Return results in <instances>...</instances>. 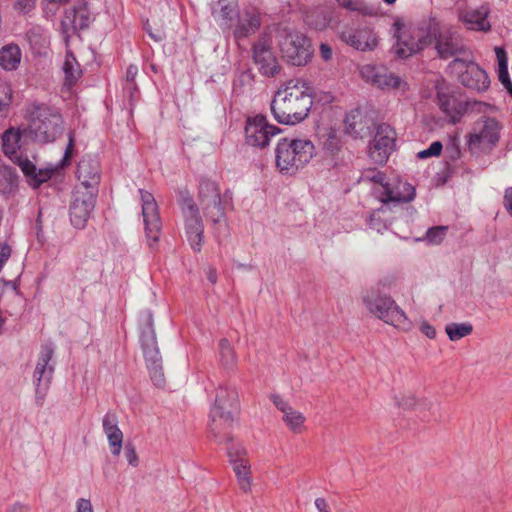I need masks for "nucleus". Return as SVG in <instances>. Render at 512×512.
Returning <instances> with one entry per match:
<instances>
[{
  "instance_id": "603ef678",
  "label": "nucleus",
  "mask_w": 512,
  "mask_h": 512,
  "mask_svg": "<svg viewBox=\"0 0 512 512\" xmlns=\"http://www.w3.org/2000/svg\"><path fill=\"white\" fill-rule=\"evenodd\" d=\"M320 55L323 60L330 61L332 58V49L327 43H321L319 46Z\"/></svg>"
},
{
  "instance_id": "0eeeda50",
  "label": "nucleus",
  "mask_w": 512,
  "mask_h": 512,
  "mask_svg": "<svg viewBox=\"0 0 512 512\" xmlns=\"http://www.w3.org/2000/svg\"><path fill=\"white\" fill-rule=\"evenodd\" d=\"M371 184L373 196L383 204H400L410 202L415 197V188L406 181H390L383 172H373L364 177Z\"/></svg>"
},
{
  "instance_id": "393cba45",
  "label": "nucleus",
  "mask_w": 512,
  "mask_h": 512,
  "mask_svg": "<svg viewBox=\"0 0 512 512\" xmlns=\"http://www.w3.org/2000/svg\"><path fill=\"white\" fill-rule=\"evenodd\" d=\"M272 401L282 412V420L291 432L300 434L305 430L306 418L301 411L292 407L279 395H274Z\"/></svg>"
},
{
  "instance_id": "4be33fe9",
  "label": "nucleus",
  "mask_w": 512,
  "mask_h": 512,
  "mask_svg": "<svg viewBox=\"0 0 512 512\" xmlns=\"http://www.w3.org/2000/svg\"><path fill=\"white\" fill-rule=\"evenodd\" d=\"M200 198L203 209L213 222H218L223 216L220 192L213 182H203L200 186Z\"/></svg>"
},
{
  "instance_id": "f704fd0d",
  "label": "nucleus",
  "mask_w": 512,
  "mask_h": 512,
  "mask_svg": "<svg viewBox=\"0 0 512 512\" xmlns=\"http://www.w3.org/2000/svg\"><path fill=\"white\" fill-rule=\"evenodd\" d=\"M65 78L69 83H74L81 76V69L71 54H67L63 63Z\"/></svg>"
},
{
  "instance_id": "5fc2aeb1",
  "label": "nucleus",
  "mask_w": 512,
  "mask_h": 512,
  "mask_svg": "<svg viewBox=\"0 0 512 512\" xmlns=\"http://www.w3.org/2000/svg\"><path fill=\"white\" fill-rule=\"evenodd\" d=\"M431 156H438L442 151V144L439 141L433 142L428 148Z\"/></svg>"
},
{
  "instance_id": "412c9836",
  "label": "nucleus",
  "mask_w": 512,
  "mask_h": 512,
  "mask_svg": "<svg viewBox=\"0 0 512 512\" xmlns=\"http://www.w3.org/2000/svg\"><path fill=\"white\" fill-rule=\"evenodd\" d=\"M455 63L461 66L462 71L459 74V80L464 86L478 92L488 89L490 84L489 77L477 64L473 62L464 63L458 59L455 60Z\"/></svg>"
},
{
  "instance_id": "4468645a",
  "label": "nucleus",
  "mask_w": 512,
  "mask_h": 512,
  "mask_svg": "<svg viewBox=\"0 0 512 512\" xmlns=\"http://www.w3.org/2000/svg\"><path fill=\"white\" fill-rule=\"evenodd\" d=\"M141 343L150 379L155 386L163 387L165 385V376L153 329L142 335Z\"/></svg>"
},
{
  "instance_id": "e433bc0d",
  "label": "nucleus",
  "mask_w": 512,
  "mask_h": 512,
  "mask_svg": "<svg viewBox=\"0 0 512 512\" xmlns=\"http://www.w3.org/2000/svg\"><path fill=\"white\" fill-rule=\"evenodd\" d=\"M260 27V17L255 13H245L241 19V30L248 34L255 32Z\"/></svg>"
},
{
  "instance_id": "dca6fc26",
  "label": "nucleus",
  "mask_w": 512,
  "mask_h": 512,
  "mask_svg": "<svg viewBox=\"0 0 512 512\" xmlns=\"http://www.w3.org/2000/svg\"><path fill=\"white\" fill-rule=\"evenodd\" d=\"M140 195L146 239L148 245L153 246L158 242L161 231L158 206L151 193L140 190Z\"/></svg>"
},
{
  "instance_id": "4d7b16f0",
  "label": "nucleus",
  "mask_w": 512,
  "mask_h": 512,
  "mask_svg": "<svg viewBox=\"0 0 512 512\" xmlns=\"http://www.w3.org/2000/svg\"><path fill=\"white\" fill-rule=\"evenodd\" d=\"M137 67L135 66H130L128 69H127V78L130 79V80H134L136 75H137Z\"/></svg>"
},
{
  "instance_id": "09e8293b",
  "label": "nucleus",
  "mask_w": 512,
  "mask_h": 512,
  "mask_svg": "<svg viewBox=\"0 0 512 512\" xmlns=\"http://www.w3.org/2000/svg\"><path fill=\"white\" fill-rule=\"evenodd\" d=\"M420 330L423 334H425L429 339H434L436 337V329L429 322L422 320L420 322Z\"/></svg>"
},
{
  "instance_id": "f03ea898",
  "label": "nucleus",
  "mask_w": 512,
  "mask_h": 512,
  "mask_svg": "<svg viewBox=\"0 0 512 512\" xmlns=\"http://www.w3.org/2000/svg\"><path fill=\"white\" fill-rule=\"evenodd\" d=\"M21 131L19 128L11 127L2 135V151L15 162L24 175L27 177L30 186L37 188L42 183L49 180L54 173L70 164L74 148V134L69 132L68 144L61 160L55 164H48L43 168H37L36 165L26 156L18 155L20 149Z\"/></svg>"
},
{
  "instance_id": "aec40b11",
  "label": "nucleus",
  "mask_w": 512,
  "mask_h": 512,
  "mask_svg": "<svg viewBox=\"0 0 512 512\" xmlns=\"http://www.w3.org/2000/svg\"><path fill=\"white\" fill-rule=\"evenodd\" d=\"M247 142L252 146L265 147L279 128L267 122L265 117L256 116L248 120L245 127Z\"/></svg>"
},
{
  "instance_id": "58836bf2",
  "label": "nucleus",
  "mask_w": 512,
  "mask_h": 512,
  "mask_svg": "<svg viewBox=\"0 0 512 512\" xmlns=\"http://www.w3.org/2000/svg\"><path fill=\"white\" fill-rule=\"evenodd\" d=\"M336 2L343 8L349 11H356L362 14L368 13L367 5L361 0H336Z\"/></svg>"
},
{
  "instance_id": "6e6552de",
  "label": "nucleus",
  "mask_w": 512,
  "mask_h": 512,
  "mask_svg": "<svg viewBox=\"0 0 512 512\" xmlns=\"http://www.w3.org/2000/svg\"><path fill=\"white\" fill-rule=\"evenodd\" d=\"M238 414V394L232 387L219 385L216 389L214 405L211 409L213 433L222 441H230L231 437L224 438L220 435L222 424L231 425Z\"/></svg>"
},
{
  "instance_id": "72a5a7b5",
  "label": "nucleus",
  "mask_w": 512,
  "mask_h": 512,
  "mask_svg": "<svg viewBox=\"0 0 512 512\" xmlns=\"http://www.w3.org/2000/svg\"><path fill=\"white\" fill-rule=\"evenodd\" d=\"M53 351L51 349H45L42 352L41 359L36 365L35 373L38 375L37 381L38 383L43 379H50L53 368L50 365V361L52 359Z\"/></svg>"
},
{
  "instance_id": "7c9ffc66",
  "label": "nucleus",
  "mask_w": 512,
  "mask_h": 512,
  "mask_svg": "<svg viewBox=\"0 0 512 512\" xmlns=\"http://www.w3.org/2000/svg\"><path fill=\"white\" fill-rule=\"evenodd\" d=\"M22 60V52L17 44L9 43L0 48V68L5 72L16 71Z\"/></svg>"
},
{
  "instance_id": "864d4df0",
  "label": "nucleus",
  "mask_w": 512,
  "mask_h": 512,
  "mask_svg": "<svg viewBox=\"0 0 512 512\" xmlns=\"http://www.w3.org/2000/svg\"><path fill=\"white\" fill-rule=\"evenodd\" d=\"M315 507L318 512H331L329 504L324 498H316Z\"/></svg>"
},
{
  "instance_id": "2f4dec72",
  "label": "nucleus",
  "mask_w": 512,
  "mask_h": 512,
  "mask_svg": "<svg viewBox=\"0 0 512 512\" xmlns=\"http://www.w3.org/2000/svg\"><path fill=\"white\" fill-rule=\"evenodd\" d=\"M213 15L222 27H229L232 20L238 15L235 1L221 0L218 7L214 9Z\"/></svg>"
},
{
  "instance_id": "20e7f679",
  "label": "nucleus",
  "mask_w": 512,
  "mask_h": 512,
  "mask_svg": "<svg viewBox=\"0 0 512 512\" xmlns=\"http://www.w3.org/2000/svg\"><path fill=\"white\" fill-rule=\"evenodd\" d=\"M315 147L310 140L283 138L275 148L276 166L282 174H293L314 156Z\"/></svg>"
},
{
  "instance_id": "f3484780",
  "label": "nucleus",
  "mask_w": 512,
  "mask_h": 512,
  "mask_svg": "<svg viewBox=\"0 0 512 512\" xmlns=\"http://www.w3.org/2000/svg\"><path fill=\"white\" fill-rule=\"evenodd\" d=\"M95 206V193L87 188H76L70 206V221L76 228H83Z\"/></svg>"
},
{
  "instance_id": "a18cd8bd",
  "label": "nucleus",
  "mask_w": 512,
  "mask_h": 512,
  "mask_svg": "<svg viewBox=\"0 0 512 512\" xmlns=\"http://www.w3.org/2000/svg\"><path fill=\"white\" fill-rule=\"evenodd\" d=\"M499 81L507 88L508 92L512 95V82L509 77L508 67L498 69Z\"/></svg>"
},
{
  "instance_id": "f8f14e48",
  "label": "nucleus",
  "mask_w": 512,
  "mask_h": 512,
  "mask_svg": "<svg viewBox=\"0 0 512 512\" xmlns=\"http://www.w3.org/2000/svg\"><path fill=\"white\" fill-rule=\"evenodd\" d=\"M341 40L359 52H372L379 47L380 38L371 25H358L341 33Z\"/></svg>"
},
{
  "instance_id": "bb28decb",
  "label": "nucleus",
  "mask_w": 512,
  "mask_h": 512,
  "mask_svg": "<svg viewBox=\"0 0 512 512\" xmlns=\"http://www.w3.org/2000/svg\"><path fill=\"white\" fill-rule=\"evenodd\" d=\"M102 425L112 455L119 456L122 451L124 435L119 428L117 417L113 414L105 415Z\"/></svg>"
},
{
  "instance_id": "6e6d98bb",
  "label": "nucleus",
  "mask_w": 512,
  "mask_h": 512,
  "mask_svg": "<svg viewBox=\"0 0 512 512\" xmlns=\"http://www.w3.org/2000/svg\"><path fill=\"white\" fill-rule=\"evenodd\" d=\"M28 507L22 503H15L9 508V512H27Z\"/></svg>"
},
{
  "instance_id": "79ce46f5",
  "label": "nucleus",
  "mask_w": 512,
  "mask_h": 512,
  "mask_svg": "<svg viewBox=\"0 0 512 512\" xmlns=\"http://www.w3.org/2000/svg\"><path fill=\"white\" fill-rule=\"evenodd\" d=\"M36 6V0H16L14 8L20 13H28Z\"/></svg>"
},
{
  "instance_id": "c85d7f7f",
  "label": "nucleus",
  "mask_w": 512,
  "mask_h": 512,
  "mask_svg": "<svg viewBox=\"0 0 512 512\" xmlns=\"http://www.w3.org/2000/svg\"><path fill=\"white\" fill-rule=\"evenodd\" d=\"M254 61L263 75L272 77L279 71L277 60L271 50L265 46L254 49Z\"/></svg>"
},
{
  "instance_id": "4c0bfd02",
  "label": "nucleus",
  "mask_w": 512,
  "mask_h": 512,
  "mask_svg": "<svg viewBox=\"0 0 512 512\" xmlns=\"http://www.w3.org/2000/svg\"><path fill=\"white\" fill-rule=\"evenodd\" d=\"M446 226H435L429 228L426 232V240L428 243L438 245L443 242L446 237Z\"/></svg>"
},
{
  "instance_id": "cd10ccee",
  "label": "nucleus",
  "mask_w": 512,
  "mask_h": 512,
  "mask_svg": "<svg viewBox=\"0 0 512 512\" xmlns=\"http://www.w3.org/2000/svg\"><path fill=\"white\" fill-rule=\"evenodd\" d=\"M489 10L482 6L477 10L460 11L458 13L459 20L472 31H489L491 29L488 21Z\"/></svg>"
},
{
  "instance_id": "ea45409f",
  "label": "nucleus",
  "mask_w": 512,
  "mask_h": 512,
  "mask_svg": "<svg viewBox=\"0 0 512 512\" xmlns=\"http://www.w3.org/2000/svg\"><path fill=\"white\" fill-rule=\"evenodd\" d=\"M12 100V89L6 82H0V111L8 108Z\"/></svg>"
},
{
  "instance_id": "680f3d73",
  "label": "nucleus",
  "mask_w": 512,
  "mask_h": 512,
  "mask_svg": "<svg viewBox=\"0 0 512 512\" xmlns=\"http://www.w3.org/2000/svg\"><path fill=\"white\" fill-rule=\"evenodd\" d=\"M374 221H375L374 216H371V217H370V226H371L372 228H375V229H377V230L379 231V230H380V228H379V227H377L376 225H374Z\"/></svg>"
},
{
  "instance_id": "ddd939ff",
  "label": "nucleus",
  "mask_w": 512,
  "mask_h": 512,
  "mask_svg": "<svg viewBox=\"0 0 512 512\" xmlns=\"http://www.w3.org/2000/svg\"><path fill=\"white\" fill-rule=\"evenodd\" d=\"M431 40L435 41V49L441 58L447 59L458 54L462 50L461 40L452 29L439 22L430 24Z\"/></svg>"
},
{
  "instance_id": "7ed1b4c3",
  "label": "nucleus",
  "mask_w": 512,
  "mask_h": 512,
  "mask_svg": "<svg viewBox=\"0 0 512 512\" xmlns=\"http://www.w3.org/2000/svg\"><path fill=\"white\" fill-rule=\"evenodd\" d=\"M393 38V51L398 58L413 57L431 44V30L429 26H422L397 19L391 27Z\"/></svg>"
},
{
  "instance_id": "c9c22d12",
  "label": "nucleus",
  "mask_w": 512,
  "mask_h": 512,
  "mask_svg": "<svg viewBox=\"0 0 512 512\" xmlns=\"http://www.w3.org/2000/svg\"><path fill=\"white\" fill-rule=\"evenodd\" d=\"M220 360L226 369H232L236 363L235 353L232 346L226 339H222L219 343Z\"/></svg>"
},
{
  "instance_id": "a878e982",
  "label": "nucleus",
  "mask_w": 512,
  "mask_h": 512,
  "mask_svg": "<svg viewBox=\"0 0 512 512\" xmlns=\"http://www.w3.org/2000/svg\"><path fill=\"white\" fill-rule=\"evenodd\" d=\"M393 402L397 407L404 410L430 412L434 408V402L431 398L419 396L415 392L406 390L395 392Z\"/></svg>"
},
{
  "instance_id": "39448f33",
  "label": "nucleus",
  "mask_w": 512,
  "mask_h": 512,
  "mask_svg": "<svg viewBox=\"0 0 512 512\" xmlns=\"http://www.w3.org/2000/svg\"><path fill=\"white\" fill-rule=\"evenodd\" d=\"M26 119L30 135L38 142L53 141L61 132L60 114L44 104H30L26 109Z\"/></svg>"
},
{
  "instance_id": "3c124183",
  "label": "nucleus",
  "mask_w": 512,
  "mask_h": 512,
  "mask_svg": "<svg viewBox=\"0 0 512 512\" xmlns=\"http://www.w3.org/2000/svg\"><path fill=\"white\" fill-rule=\"evenodd\" d=\"M11 247L8 244H2L0 245V268L2 269L4 263L10 258L11 256Z\"/></svg>"
},
{
  "instance_id": "13d9d810",
  "label": "nucleus",
  "mask_w": 512,
  "mask_h": 512,
  "mask_svg": "<svg viewBox=\"0 0 512 512\" xmlns=\"http://www.w3.org/2000/svg\"><path fill=\"white\" fill-rule=\"evenodd\" d=\"M149 34L152 38H154L155 40L157 41H160L163 39L164 37V34L162 31H158L156 34H153L152 32L149 31Z\"/></svg>"
},
{
  "instance_id": "c03bdc74",
  "label": "nucleus",
  "mask_w": 512,
  "mask_h": 512,
  "mask_svg": "<svg viewBox=\"0 0 512 512\" xmlns=\"http://www.w3.org/2000/svg\"><path fill=\"white\" fill-rule=\"evenodd\" d=\"M124 453H125V458H126L128 464L131 467H134V468L137 467L138 463H139V458H138L135 448L131 445H127L125 447Z\"/></svg>"
},
{
  "instance_id": "052dcab7",
  "label": "nucleus",
  "mask_w": 512,
  "mask_h": 512,
  "mask_svg": "<svg viewBox=\"0 0 512 512\" xmlns=\"http://www.w3.org/2000/svg\"><path fill=\"white\" fill-rule=\"evenodd\" d=\"M208 279L210 280L211 283H215L216 282V273L214 271H210V273L208 275Z\"/></svg>"
},
{
  "instance_id": "9b49d317",
  "label": "nucleus",
  "mask_w": 512,
  "mask_h": 512,
  "mask_svg": "<svg viewBox=\"0 0 512 512\" xmlns=\"http://www.w3.org/2000/svg\"><path fill=\"white\" fill-rule=\"evenodd\" d=\"M281 51L283 57L296 66L307 64L312 56L310 41L304 34L297 31L286 33L281 41Z\"/></svg>"
},
{
  "instance_id": "b1692460",
  "label": "nucleus",
  "mask_w": 512,
  "mask_h": 512,
  "mask_svg": "<svg viewBox=\"0 0 512 512\" xmlns=\"http://www.w3.org/2000/svg\"><path fill=\"white\" fill-rule=\"evenodd\" d=\"M244 454L245 449L242 446L233 447L228 451L230 464L236 474L241 489L244 492H250L252 487V479L250 477L251 466L248 460L241 457Z\"/></svg>"
},
{
  "instance_id": "9d476101",
  "label": "nucleus",
  "mask_w": 512,
  "mask_h": 512,
  "mask_svg": "<svg viewBox=\"0 0 512 512\" xmlns=\"http://www.w3.org/2000/svg\"><path fill=\"white\" fill-rule=\"evenodd\" d=\"M437 100L442 112L452 123H458L469 110V100L465 99L460 90L453 86L441 84L437 86Z\"/></svg>"
},
{
  "instance_id": "de8ad7c7",
  "label": "nucleus",
  "mask_w": 512,
  "mask_h": 512,
  "mask_svg": "<svg viewBox=\"0 0 512 512\" xmlns=\"http://www.w3.org/2000/svg\"><path fill=\"white\" fill-rule=\"evenodd\" d=\"M495 54H496L497 61H498V69L507 68L508 61H507V54H506L505 50L502 47H496Z\"/></svg>"
},
{
  "instance_id": "a19ab883",
  "label": "nucleus",
  "mask_w": 512,
  "mask_h": 512,
  "mask_svg": "<svg viewBox=\"0 0 512 512\" xmlns=\"http://www.w3.org/2000/svg\"><path fill=\"white\" fill-rule=\"evenodd\" d=\"M363 115L359 111L352 112L347 118H346V124L347 127L353 131L358 132L362 131V128L357 129V124H361Z\"/></svg>"
},
{
  "instance_id": "c756f323",
  "label": "nucleus",
  "mask_w": 512,
  "mask_h": 512,
  "mask_svg": "<svg viewBox=\"0 0 512 512\" xmlns=\"http://www.w3.org/2000/svg\"><path fill=\"white\" fill-rule=\"evenodd\" d=\"M77 177L81 183L78 188H87L94 191L99 182V168L90 160H81L77 167Z\"/></svg>"
},
{
  "instance_id": "37998d69",
  "label": "nucleus",
  "mask_w": 512,
  "mask_h": 512,
  "mask_svg": "<svg viewBox=\"0 0 512 512\" xmlns=\"http://www.w3.org/2000/svg\"><path fill=\"white\" fill-rule=\"evenodd\" d=\"M74 512H95V510H94V506L90 499L79 498L75 502Z\"/></svg>"
},
{
  "instance_id": "473e14b6",
  "label": "nucleus",
  "mask_w": 512,
  "mask_h": 512,
  "mask_svg": "<svg viewBox=\"0 0 512 512\" xmlns=\"http://www.w3.org/2000/svg\"><path fill=\"white\" fill-rule=\"evenodd\" d=\"M473 327L470 323L452 322L445 326V332L450 341L455 342L471 334Z\"/></svg>"
},
{
  "instance_id": "423d86ee",
  "label": "nucleus",
  "mask_w": 512,
  "mask_h": 512,
  "mask_svg": "<svg viewBox=\"0 0 512 512\" xmlns=\"http://www.w3.org/2000/svg\"><path fill=\"white\" fill-rule=\"evenodd\" d=\"M363 302L369 313L384 323L402 330L411 329V320L390 296L370 291L363 296Z\"/></svg>"
},
{
  "instance_id": "6ab92c4d",
  "label": "nucleus",
  "mask_w": 512,
  "mask_h": 512,
  "mask_svg": "<svg viewBox=\"0 0 512 512\" xmlns=\"http://www.w3.org/2000/svg\"><path fill=\"white\" fill-rule=\"evenodd\" d=\"M361 76L366 82L381 90H405L407 88V83L403 78L373 65L363 66L361 69Z\"/></svg>"
},
{
  "instance_id": "5701e85b",
  "label": "nucleus",
  "mask_w": 512,
  "mask_h": 512,
  "mask_svg": "<svg viewBox=\"0 0 512 512\" xmlns=\"http://www.w3.org/2000/svg\"><path fill=\"white\" fill-rule=\"evenodd\" d=\"M94 19L92 7L88 3H81L66 12L62 26L66 32L69 30L80 31L88 28Z\"/></svg>"
},
{
  "instance_id": "a211bd4d",
  "label": "nucleus",
  "mask_w": 512,
  "mask_h": 512,
  "mask_svg": "<svg viewBox=\"0 0 512 512\" xmlns=\"http://www.w3.org/2000/svg\"><path fill=\"white\" fill-rule=\"evenodd\" d=\"M395 131L388 125H379L369 147V158L375 164H384L394 149Z\"/></svg>"
},
{
  "instance_id": "bf43d9fd",
  "label": "nucleus",
  "mask_w": 512,
  "mask_h": 512,
  "mask_svg": "<svg viewBox=\"0 0 512 512\" xmlns=\"http://www.w3.org/2000/svg\"><path fill=\"white\" fill-rule=\"evenodd\" d=\"M431 154L429 153L428 149H424L418 153V158L424 159L430 157Z\"/></svg>"
},
{
  "instance_id": "f257e3e1",
  "label": "nucleus",
  "mask_w": 512,
  "mask_h": 512,
  "mask_svg": "<svg viewBox=\"0 0 512 512\" xmlns=\"http://www.w3.org/2000/svg\"><path fill=\"white\" fill-rule=\"evenodd\" d=\"M270 106L279 124H300L307 119L313 106L312 90L305 80L290 79L275 92Z\"/></svg>"
},
{
  "instance_id": "2eb2a0df",
  "label": "nucleus",
  "mask_w": 512,
  "mask_h": 512,
  "mask_svg": "<svg viewBox=\"0 0 512 512\" xmlns=\"http://www.w3.org/2000/svg\"><path fill=\"white\" fill-rule=\"evenodd\" d=\"M181 209L186 238L193 250L200 251L203 243V225L198 210L189 196L182 199Z\"/></svg>"
},
{
  "instance_id": "1a4fd4ad",
  "label": "nucleus",
  "mask_w": 512,
  "mask_h": 512,
  "mask_svg": "<svg viewBox=\"0 0 512 512\" xmlns=\"http://www.w3.org/2000/svg\"><path fill=\"white\" fill-rule=\"evenodd\" d=\"M501 124L495 118L478 120L467 135V146L473 154L486 153L493 149L500 139Z\"/></svg>"
},
{
  "instance_id": "8fccbe9b",
  "label": "nucleus",
  "mask_w": 512,
  "mask_h": 512,
  "mask_svg": "<svg viewBox=\"0 0 512 512\" xmlns=\"http://www.w3.org/2000/svg\"><path fill=\"white\" fill-rule=\"evenodd\" d=\"M503 205L508 214L512 217V187H509L505 190L503 196Z\"/></svg>"
},
{
  "instance_id": "e2e57ef3",
  "label": "nucleus",
  "mask_w": 512,
  "mask_h": 512,
  "mask_svg": "<svg viewBox=\"0 0 512 512\" xmlns=\"http://www.w3.org/2000/svg\"><path fill=\"white\" fill-rule=\"evenodd\" d=\"M387 4L391 5L396 2V0H384Z\"/></svg>"
},
{
  "instance_id": "49530a36",
  "label": "nucleus",
  "mask_w": 512,
  "mask_h": 512,
  "mask_svg": "<svg viewBox=\"0 0 512 512\" xmlns=\"http://www.w3.org/2000/svg\"><path fill=\"white\" fill-rule=\"evenodd\" d=\"M469 110H473L476 112H487L488 110H492L494 107L490 104L476 101V100H469Z\"/></svg>"
}]
</instances>
